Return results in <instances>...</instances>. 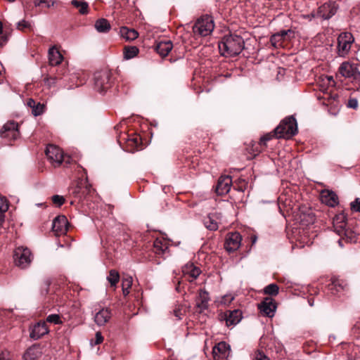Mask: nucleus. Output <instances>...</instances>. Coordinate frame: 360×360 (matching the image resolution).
<instances>
[{"label": "nucleus", "instance_id": "1", "mask_svg": "<svg viewBox=\"0 0 360 360\" xmlns=\"http://www.w3.org/2000/svg\"><path fill=\"white\" fill-rule=\"evenodd\" d=\"M245 47V41L241 36L229 34L224 36L219 43V49L222 56L226 57L236 56L240 53Z\"/></svg>", "mask_w": 360, "mask_h": 360}, {"label": "nucleus", "instance_id": "2", "mask_svg": "<svg viewBox=\"0 0 360 360\" xmlns=\"http://www.w3.org/2000/svg\"><path fill=\"white\" fill-rule=\"evenodd\" d=\"M338 5L334 1H328L321 5L319 8L316 14L311 13V15H297V20L300 18H307L309 21L314 17H319L323 20H328L332 18L338 11Z\"/></svg>", "mask_w": 360, "mask_h": 360}, {"label": "nucleus", "instance_id": "3", "mask_svg": "<svg viewBox=\"0 0 360 360\" xmlns=\"http://www.w3.org/2000/svg\"><path fill=\"white\" fill-rule=\"evenodd\" d=\"M45 153L50 163L55 167H59L63 162L65 165L70 163V157L65 156L63 150L55 145L47 146Z\"/></svg>", "mask_w": 360, "mask_h": 360}, {"label": "nucleus", "instance_id": "4", "mask_svg": "<svg viewBox=\"0 0 360 360\" xmlns=\"http://www.w3.org/2000/svg\"><path fill=\"white\" fill-rule=\"evenodd\" d=\"M338 72L342 77L352 79V82L360 86V70L358 64L343 62L340 65Z\"/></svg>", "mask_w": 360, "mask_h": 360}, {"label": "nucleus", "instance_id": "5", "mask_svg": "<svg viewBox=\"0 0 360 360\" xmlns=\"http://www.w3.org/2000/svg\"><path fill=\"white\" fill-rule=\"evenodd\" d=\"M214 27L212 17L204 15L198 19L193 27V32L195 34L201 37H206L212 33Z\"/></svg>", "mask_w": 360, "mask_h": 360}, {"label": "nucleus", "instance_id": "6", "mask_svg": "<svg viewBox=\"0 0 360 360\" xmlns=\"http://www.w3.org/2000/svg\"><path fill=\"white\" fill-rule=\"evenodd\" d=\"M274 131L276 139H291L292 137V115L283 119Z\"/></svg>", "mask_w": 360, "mask_h": 360}, {"label": "nucleus", "instance_id": "7", "mask_svg": "<svg viewBox=\"0 0 360 360\" xmlns=\"http://www.w3.org/2000/svg\"><path fill=\"white\" fill-rule=\"evenodd\" d=\"M354 39L353 35L349 32L341 33L338 37V54L339 56H346L351 49L352 44Z\"/></svg>", "mask_w": 360, "mask_h": 360}, {"label": "nucleus", "instance_id": "8", "mask_svg": "<svg viewBox=\"0 0 360 360\" xmlns=\"http://www.w3.org/2000/svg\"><path fill=\"white\" fill-rule=\"evenodd\" d=\"M14 262L21 269L27 268L31 263V252L27 248L18 247L13 254Z\"/></svg>", "mask_w": 360, "mask_h": 360}, {"label": "nucleus", "instance_id": "9", "mask_svg": "<svg viewBox=\"0 0 360 360\" xmlns=\"http://www.w3.org/2000/svg\"><path fill=\"white\" fill-rule=\"evenodd\" d=\"M110 73L107 70L97 72L94 74V86L96 91L103 93L110 87Z\"/></svg>", "mask_w": 360, "mask_h": 360}, {"label": "nucleus", "instance_id": "10", "mask_svg": "<svg viewBox=\"0 0 360 360\" xmlns=\"http://www.w3.org/2000/svg\"><path fill=\"white\" fill-rule=\"evenodd\" d=\"M242 237L238 232L227 233L224 243V248L229 252L237 250L241 245Z\"/></svg>", "mask_w": 360, "mask_h": 360}, {"label": "nucleus", "instance_id": "11", "mask_svg": "<svg viewBox=\"0 0 360 360\" xmlns=\"http://www.w3.org/2000/svg\"><path fill=\"white\" fill-rule=\"evenodd\" d=\"M18 124L14 121L6 122L0 131L2 138L15 140L19 136Z\"/></svg>", "mask_w": 360, "mask_h": 360}, {"label": "nucleus", "instance_id": "12", "mask_svg": "<svg viewBox=\"0 0 360 360\" xmlns=\"http://www.w3.org/2000/svg\"><path fill=\"white\" fill-rule=\"evenodd\" d=\"M276 303L273 298L270 297H265L262 302L258 304V309L263 316L273 317L276 309Z\"/></svg>", "mask_w": 360, "mask_h": 360}, {"label": "nucleus", "instance_id": "13", "mask_svg": "<svg viewBox=\"0 0 360 360\" xmlns=\"http://www.w3.org/2000/svg\"><path fill=\"white\" fill-rule=\"evenodd\" d=\"M328 290L333 295H340L349 290L348 283L339 277H333L328 285Z\"/></svg>", "mask_w": 360, "mask_h": 360}, {"label": "nucleus", "instance_id": "14", "mask_svg": "<svg viewBox=\"0 0 360 360\" xmlns=\"http://www.w3.org/2000/svg\"><path fill=\"white\" fill-rule=\"evenodd\" d=\"M230 353V345L225 342H220L212 349L214 360H228Z\"/></svg>", "mask_w": 360, "mask_h": 360}, {"label": "nucleus", "instance_id": "15", "mask_svg": "<svg viewBox=\"0 0 360 360\" xmlns=\"http://www.w3.org/2000/svg\"><path fill=\"white\" fill-rule=\"evenodd\" d=\"M49 329L45 321H39L30 328V338L37 340L49 333Z\"/></svg>", "mask_w": 360, "mask_h": 360}, {"label": "nucleus", "instance_id": "16", "mask_svg": "<svg viewBox=\"0 0 360 360\" xmlns=\"http://www.w3.org/2000/svg\"><path fill=\"white\" fill-rule=\"evenodd\" d=\"M68 219L64 215L56 217L53 221V231L58 236L65 234L68 231Z\"/></svg>", "mask_w": 360, "mask_h": 360}, {"label": "nucleus", "instance_id": "17", "mask_svg": "<svg viewBox=\"0 0 360 360\" xmlns=\"http://www.w3.org/2000/svg\"><path fill=\"white\" fill-rule=\"evenodd\" d=\"M320 199L322 203L330 207H335L338 204L337 195L329 190H323L320 193Z\"/></svg>", "mask_w": 360, "mask_h": 360}, {"label": "nucleus", "instance_id": "18", "mask_svg": "<svg viewBox=\"0 0 360 360\" xmlns=\"http://www.w3.org/2000/svg\"><path fill=\"white\" fill-rule=\"evenodd\" d=\"M42 355L41 348L38 345L30 347L23 355L24 360H39Z\"/></svg>", "mask_w": 360, "mask_h": 360}, {"label": "nucleus", "instance_id": "19", "mask_svg": "<svg viewBox=\"0 0 360 360\" xmlns=\"http://www.w3.org/2000/svg\"><path fill=\"white\" fill-rule=\"evenodd\" d=\"M333 224L335 231L338 235L342 236L347 224L345 215L343 213L335 215L333 220Z\"/></svg>", "mask_w": 360, "mask_h": 360}, {"label": "nucleus", "instance_id": "20", "mask_svg": "<svg viewBox=\"0 0 360 360\" xmlns=\"http://www.w3.org/2000/svg\"><path fill=\"white\" fill-rule=\"evenodd\" d=\"M209 301L210 297L208 292L204 289L200 290L198 297L196 299V307L200 309V312L208 308Z\"/></svg>", "mask_w": 360, "mask_h": 360}, {"label": "nucleus", "instance_id": "21", "mask_svg": "<svg viewBox=\"0 0 360 360\" xmlns=\"http://www.w3.org/2000/svg\"><path fill=\"white\" fill-rule=\"evenodd\" d=\"M182 272L184 276L188 277L189 281H193L198 277L201 271L193 264H187L183 267Z\"/></svg>", "mask_w": 360, "mask_h": 360}, {"label": "nucleus", "instance_id": "22", "mask_svg": "<svg viewBox=\"0 0 360 360\" xmlns=\"http://www.w3.org/2000/svg\"><path fill=\"white\" fill-rule=\"evenodd\" d=\"M241 318L242 313L238 309L229 311L224 314V319L228 326L236 325L240 322Z\"/></svg>", "mask_w": 360, "mask_h": 360}, {"label": "nucleus", "instance_id": "23", "mask_svg": "<svg viewBox=\"0 0 360 360\" xmlns=\"http://www.w3.org/2000/svg\"><path fill=\"white\" fill-rule=\"evenodd\" d=\"M111 313L108 309H102L94 316V321L98 326L105 325L110 319Z\"/></svg>", "mask_w": 360, "mask_h": 360}, {"label": "nucleus", "instance_id": "24", "mask_svg": "<svg viewBox=\"0 0 360 360\" xmlns=\"http://www.w3.org/2000/svg\"><path fill=\"white\" fill-rule=\"evenodd\" d=\"M173 48V44L171 41H162L158 43L156 46V51L158 53L160 54L162 57L167 56L169 53L172 51Z\"/></svg>", "mask_w": 360, "mask_h": 360}, {"label": "nucleus", "instance_id": "25", "mask_svg": "<svg viewBox=\"0 0 360 360\" xmlns=\"http://www.w3.org/2000/svg\"><path fill=\"white\" fill-rule=\"evenodd\" d=\"M63 59V57L62 54L55 46H52L49 49V60L50 65H58L62 62Z\"/></svg>", "mask_w": 360, "mask_h": 360}, {"label": "nucleus", "instance_id": "26", "mask_svg": "<svg viewBox=\"0 0 360 360\" xmlns=\"http://www.w3.org/2000/svg\"><path fill=\"white\" fill-rule=\"evenodd\" d=\"M342 239L339 240V244L342 245V240H346L349 243H356L358 240V233L351 229H345L342 231V235L340 236Z\"/></svg>", "mask_w": 360, "mask_h": 360}, {"label": "nucleus", "instance_id": "27", "mask_svg": "<svg viewBox=\"0 0 360 360\" xmlns=\"http://www.w3.org/2000/svg\"><path fill=\"white\" fill-rule=\"evenodd\" d=\"M218 219L217 214H209L204 219V225L210 231H216L219 228Z\"/></svg>", "mask_w": 360, "mask_h": 360}, {"label": "nucleus", "instance_id": "28", "mask_svg": "<svg viewBox=\"0 0 360 360\" xmlns=\"http://www.w3.org/2000/svg\"><path fill=\"white\" fill-rule=\"evenodd\" d=\"M232 181H217V184L215 186L216 193L222 195L229 192L231 186Z\"/></svg>", "mask_w": 360, "mask_h": 360}, {"label": "nucleus", "instance_id": "29", "mask_svg": "<svg viewBox=\"0 0 360 360\" xmlns=\"http://www.w3.org/2000/svg\"><path fill=\"white\" fill-rule=\"evenodd\" d=\"M94 27L98 32L106 33L110 31L111 26L105 18H101L96 21Z\"/></svg>", "mask_w": 360, "mask_h": 360}, {"label": "nucleus", "instance_id": "30", "mask_svg": "<svg viewBox=\"0 0 360 360\" xmlns=\"http://www.w3.org/2000/svg\"><path fill=\"white\" fill-rule=\"evenodd\" d=\"M121 36L124 38L126 40L132 41L136 39L139 34L134 29H129L127 27H122L120 30Z\"/></svg>", "mask_w": 360, "mask_h": 360}, {"label": "nucleus", "instance_id": "31", "mask_svg": "<svg viewBox=\"0 0 360 360\" xmlns=\"http://www.w3.org/2000/svg\"><path fill=\"white\" fill-rule=\"evenodd\" d=\"M153 247L155 249V252L156 254L161 255L164 254L165 251L168 249V243L167 242L157 238L153 243Z\"/></svg>", "mask_w": 360, "mask_h": 360}, {"label": "nucleus", "instance_id": "32", "mask_svg": "<svg viewBox=\"0 0 360 360\" xmlns=\"http://www.w3.org/2000/svg\"><path fill=\"white\" fill-rule=\"evenodd\" d=\"M71 4L79 9V12L82 15L87 14L89 12V5L88 3L84 1L79 0H72Z\"/></svg>", "mask_w": 360, "mask_h": 360}, {"label": "nucleus", "instance_id": "33", "mask_svg": "<svg viewBox=\"0 0 360 360\" xmlns=\"http://www.w3.org/2000/svg\"><path fill=\"white\" fill-rule=\"evenodd\" d=\"M107 280L110 283L111 286H113V287L116 286V285L117 284V283L120 281V274H119L118 271L115 269H111L109 271V274L107 277Z\"/></svg>", "mask_w": 360, "mask_h": 360}, {"label": "nucleus", "instance_id": "34", "mask_svg": "<svg viewBox=\"0 0 360 360\" xmlns=\"http://www.w3.org/2000/svg\"><path fill=\"white\" fill-rule=\"evenodd\" d=\"M263 291L265 295L275 296L278 293L279 288L277 284L271 283V284L266 285L264 288Z\"/></svg>", "mask_w": 360, "mask_h": 360}, {"label": "nucleus", "instance_id": "35", "mask_svg": "<svg viewBox=\"0 0 360 360\" xmlns=\"http://www.w3.org/2000/svg\"><path fill=\"white\" fill-rule=\"evenodd\" d=\"M139 53V49L136 46L125 47L124 51V58L129 60L135 57Z\"/></svg>", "mask_w": 360, "mask_h": 360}, {"label": "nucleus", "instance_id": "36", "mask_svg": "<svg viewBox=\"0 0 360 360\" xmlns=\"http://www.w3.org/2000/svg\"><path fill=\"white\" fill-rule=\"evenodd\" d=\"M186 314V309L182 305H176L173 310V314L176 320H181Z\"/></svg>", "mask_w": 360, "mask_h": 360}, {"label": "nucleus", "instance_id": "37", "mask_svg": "<svg viewBox=\"0 0 360 360\" xmlns=\"http://www.w3.org/2000/svg\"><path fill=\"white\" fill-rule=\"evenodd\" d=\"M132 285V278L131 277L127 278L122 280V292L124 295H127L129 293V288Z\"/></svg>", "mask_w": 360, "mask_h": 360}, {"label": "nucleus", "instance_id": "38", "mask_svg": "<svg viewBox=\"0 0 360 360\" xmlns=\"http://www.w3.org/2000/svg\"><path fill=\"white\" fill-rule=\"evenodd\" d=\"M273 138L276 139L274 131L264 134L259 139V146L266 147L267 141L271 140Z\"/></svg>", "mask_w": 360, "mask_h": 360}, {"label": "nucleus", "instance_id": "39", "mask_svg": "<svg viewBox=\"0 0 360 360\" xmlns=\"http://www.w3.org/2000/svg\"><path fill=\"white\" fill-rule=\"evenodd\" d=\"M46 321L56 325L62 324L63 321L60 315L56 314H50L46 317Z\"/></svg>", "mask_w": 360, "mask_h": 360}, {"label": "nucleus", "instance_id": "40", "mask_svg": "<svg viewBox=\"0 0 360 360\" xmlns=\"http://www.w3.org/2000/svg\"><path fill=\"white\" fill-rule=\"evenodd\" d=\"M55 4V0H34V4L36 7L44 5L46 8H51Z\"/></svg>", "mask_w": 360, "mask_h": 360}, {"label": "nucleus", "instance_id": "41", "mask_svg": "<svg viewBox=\"0 0 360 360\" xmlns=\"http://www.w3.org/2000/svg\"><path fill=\"white\" fill-rule=\"evenodd\" d=\"M8 41V35L3 31V24L0 21V47H2Z\"/></svg>", "mask_w": 360, "mask_h": 360}, {"label": "nucleus", "instance_id": "42", "mask_svg": "<svg viewBox=\"0 0 360 360\" xmlns=\"http://www.w3.org/2000/svg\"><path fill=\"white\" fill-rule=\"evenodd\" d=\"M44 108V105L43 104H41L40 103H38L32 109V113L34 116L40 115L43 113Z\"/></svg>", "mask_w": 360, "mask_h": 360}, {"label": "nucleus", "instance_id": "43", "mask_svg": "<svg viewBox=\"0 0 360 360\" xmlns=\"http://www.w3.org/2000/svg\"><path fill=\"white\" fill-rule=\"evenodd\" d=\"M286 36H287V32H283L281 34H274L271 37V39H270L271 44L274 46H276V42L278 40H280L281 38L285 37Z\"/></svg>", "mask_w": 360, "mask_h": 360}, {"label": "nucleus", "instance_id": "44", "mask_svg": "<svg viewBox=\"0 0 360 360\" xmlns=\"http://www.w3.org/2000/svg\"><path fill=\"white\" fill-rule=\"evenodd\" d=\"M252 360H269V359L264 352L257 350L254 353Z\"/></svg>", "mask_w": 360, "mask_h": 360}, {"label": "nucleus", "instance_id": "45", "mask_svg": "<svg viewBox=\"0 0 360 360\" xmlns=\"http://www.w3.org/2000/svg\"><path fill=\"white\" fill-rule=\"evenodd\" d=\"M262 148H264V146H259V142L257 144L254 143V144H252V148H251V149H250V150H251V152H250V153L252 154V155H253L254 157H255V156H257L259 153H261V151H262Z\"/></svg>", "mask_w": 360, "mask_h": 360}, {"label": "nucleus", "instance_id": "46", "mask_svg": "<svg viewBox=\"0 0 360 360\" xmlns=\"http://www.w3.org/2000/svg\"><path fill=\"white\" fill-rule=\"evenodd\" d=\"M359 105L358 100L356 98L350 97L347 101V106L349 108L357 109Z\"/></svg>", "mask_w": 360, "mask_h": 360}, {"label": "nucleus", "instance_id": "47", "mask_svg": "<svg viewBox=\"0 0 360 360\" xmlns=\"http://www.w3.org/2000/svg\"><path fill=\"white\" fill-rule=\"evenodd\" d=\"M52 201L55 205L60 207L65 202V198L61 195H55L52 197Z\"/></svg>", "mask_w": 360, "mask_h": 360}, {"label": "nucleus", "instance_id": "48", "mask_svg": "<svg viewBox=\"0 0 360 360\" xmlns=\"http://www.w3.org/2000/svg\"><path fill=\"white\" fill-rule=\"evenodd\" d=\"M8 209V204L5 197L0 196V211L6 212Z\"/></svg>", "mask_w": 360, "mask_h": 360}, {"label": "nucleus", "instance_id": "49", "mask_svg": "<svg viewBox=\"0 0 360 360\" xmlns=\"http://www.w3.org/2000/svg\"><path fill=\"white\" fill-rule=\"evenodd\" d=\"M30 22L25 20L18 22L17 25V28L20 30H24L25 28H30Z\"/></svg>", "mask_w": 360, "mask_h": 360}, {"label": "nucleus", "instance_id": "50", "mask_svg": "<svg viewBox=\"0 0 360 360\" xmlns=\"http://www.w3.org/2000/svg\"><path fill=\"white\" fill-rule=\"evenodd\" d=\"M351 209L354 212H360V198H356V200L351 202Z\"/></svg>", "mask_w": 360, "mask_h": 360}, {"label": "nucleus", "instance_id": "51", "mask_svg": "<svg viewBox=\"0 0 360 360\" xmlns=\"http://www.w3.org/2000/svg\"><path fill=\"white\" fill-rule=\"evenodd\" d=\"M233 299L234 297L231 295H226L224 297H222L221 303L226 305L230 304Z\"/></svg>", "mask_w": 360, "mask_h": 360}, {"label": "nucleus", "instance_id": "52", "mask_svg": "<svg viewBox=\"0 0 360 360\" xmlns=\"http://www.w3.org/2000/svg\"><path fill=\"white\" fill-rule=\"evenodd\" d=\"M103 337L102 336L101 332H97L96 333V339H95L94 345H99L103 342Z\"/></svg>", "mask_w": 360, "mask_h": 360}, {"label": "nucleus", "instance_id": "53", "mask_svg": "<svg viewBox=\"0 0 360 360\" xmlns=\"http://www.w3.org/2000/svg\"><path fill=\"white\" fill-rule=\"evenodd\" d=\"M0 360H11L10 354L8 352H1L0 354Z\"/></svg>", "mask_w": 360, "mask_h": 360}, {"label": "nucleus", "instance_id": "54", "mask_svg": "<svg viewBox=\"0 0 360 360\" xmlns=\"http://www.w3.org/2000/svg\"><path fill=\"white\" fill-rule=\"evenodd\" d=\"M27 105L29 107H30L32 109L34 108V106L37 104L35 101L32 98H30L28 101H27Z\"/></svg>", "mask_w": 360, "mask_h": 360}, {"label": "nucleus", "instance_id": "55", "mask_svg": "<svg viewBox=\"0 0 360 360\" xmlns=\"http://www.w3.org/2000/svg\"><path fill=\"white\" fill-rule=\"evenodd\" d=\"M226 179H231V176H229V175H221L219 179L218 180H222V181H224L226 180Z\"/></svg>", "mask_w": 360, "mask_h": 360}, {"label": "nucleus", "instance_id": "56", "mask_svg": "<svg viewBox=\"0 0 360 360\" xmlns=\"http://www.w3.org/2000/svg\"><path fill=\"white\" fill-rule=\"evenodd\" d=\"M5 212H1L0 211V226H1L3 221H4V213Z\"/></svg>", "mask_w": 360, "mask_h": 360}, {"label": "nucleus", "instance_id": "57", "mask_svg": "<svg viewBox=\"0 0 360 360\" xmlns=\"http://www.w3.org/2000/svg\"><path fill=\"white\" fill-rule=\"evenodd\" d=\"M297 122H296V120L294 118V131H293L294 136L297 134Z\"/></svg>", "mask_w": 360, "mask_h": 360}, {"label": "nucleus", "instance_id": "58", "mask_svg": "<svg viewBox=\"0 0 360 360\" xmlns=\"http://www.w3.org/2000/svg\"><path fill=\"white\" fill-rule=\"evenodd\" d=\"M256 240H257V237L256 236H254L252 238V243H256Z\"/></svg>", "mask_w": 360, "mask_h": 360}, {"label": "nucleus", "instance_id": "59", "mask_svg": "<svg viewBox=\"0 0 360 360\" xmlns=\"http://www.w3.org/2000/svg\"><path fill=\"white\" fill-rule=\"evenodd\" d=\"M287 236L288 238H290V231H287Z\"/></svg>", "mask_w": 360, "mask_h": 360}, {"label": "nucleus", "instance_id": "60", "mask_svg": "<svg viewBox=\"0 0 360 360\" xmlns=\"http://www.w3.org/2000/svg\"><path fill=\"white\" fill-rule=\"evenodd\" d=\"M49 284H50V283H49V282H46V287H47V288L49 287Z\"/></svg>", "mask_w": 360, "mask_h": 360}, {"label": "nucleus", "instance_id": "61", "mask_svg": "<svg viewBox=\"0 0 360 360\" xmlns=\"http://www.w3.org/2000/svg\"><path fill=\"white\" fill-rule=\"evenodd\" d=\"M328 80H332V77H328Z\"/></svg>", "mask_w": 360, "mask_h": 360}]
</instances>
